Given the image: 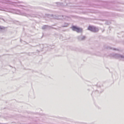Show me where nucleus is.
<instances>
[{"mask_svg":"<svg viewBox=\"0 0 124 124\" xmlns=\"http://www.w3.org/2000/svg\"><path fill=\"white\" fill-rule=\"evenodd\" d=\"M72 30L77 32L78 33L81 32L82 31V29L81 28H80L75 26H73L71 27Z\"/></svg>","mask_w":124,"mask_h":124,"instance_id":"obj_1","label":"nucleus"},{"mask_svg":"<svg viewBox=\"0 0 124 124\" xmlns=\"http://www.w3.org/2000/svg\"><path fill=\"white\" fill-rule=\"evenodd\" d=\"M95 28L93 26H89L88 28V29L92 31L95 32Z\"/></svg>","mask_w":124,"mask_h":124,"instance_id":"obj_2","label":"nucleus"}]
</instances>
